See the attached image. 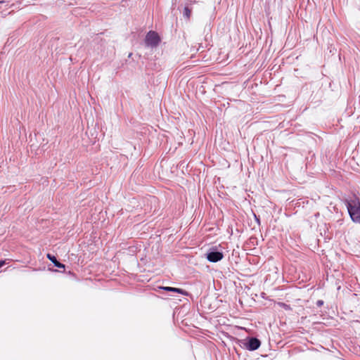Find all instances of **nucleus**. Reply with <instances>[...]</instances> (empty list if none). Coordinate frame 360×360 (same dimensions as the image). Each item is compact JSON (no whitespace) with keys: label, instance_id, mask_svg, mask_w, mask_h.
<instances>
[{"label":"nucleus","instance_id":"nucleus-8","mask_svg":"<svg viewBox=\"0 0 360 360\" xmlns=\"http://www.w3.org/2000/svg\"><path fill=\"white\" fill-rule=\"evenodd\" d=\"M6 264V260H0V268Z\"/></svg>","mask_w":360,"mask_h":360},{"label":"nucleus","instance_id":"nucleus-4","mask_svg":"<svg viewBox=\"0 0 360 360\" xmlns=\"http://www.w3.org/2000/svg\"><path fill=\"white\" fill-rule=\"evenodd\" d=\"M260 346V342L258 339L257 338H250L248 341V348L250 349V350H255L257 349H258Z\"/></svg>","mask_w":360,"mask_h":360},{"label":"nucleus","instance_id":"nucleus-7","mask_svg":"<svg viewBox=\"0 0 360 360\" xmlns=\"http://www.w3.org/2000/svg\"><path fill=\"white\" fill-rule=\"evenodd\" d=\"M191 13V10H190L188 8L186 7V8H184V15H185L187 18H190Z\"/></svg>","mask_w":360,"mask_h":360},{"label":"nucleus","instance_id":"nucleus-9","mask_svg":"<svg viewBox=\"0 0 360 360\" xmlns=\"http://www.w3.org/2000/svg\"><path fill=\"white\" fill-rule=\"evenodd\" d=\"M323 304V302L322 300H319V301L317 302V304H318L319 306H321Z\"/></svg>","mask_w":360,"mask_h":360},{"label":"nucleus","instance_id":"nucleus-2","mask_svg":"<svg viewBox=\"0 0 360 360\" xmlns=\"http://www.w3.org/2000/svg\"><path fill=\"white\" fill-rule=\"evenodd\" d=\"M160 41L158 34L155 32H149L146 37V44L148 46H156Z\"/></svg>","mask_w":360,"mask_h":360},{"label":"nucleus","instance_id":"nucleus-3","mask_svg":"<svg viewBox=\"0 0 360 360\" xmlns=\"http://www.w3.org/2000/svg\"><path fill=\"white\" fill-rule=\"evenodd\" d=\"M224 257L223 253L219 251H216L215 249L212 248L206 254V258L210 262H217L221 260Z\"/></svg>","mask_w":360,"mask_h":360},{"label":"nucleus","instance_id":"nucleus-6","mask_svg":"<svg viewBox=\"0 0 360 360\" xmlns=\"http://www.w3.org/2000/svg\"><path fill=\"white\" fill-rule=\"evenodd\" d=\"M163 289L167 291H173V292H177L179 293H183V290H181L180 288H172V287H165V288H163Z\"/></svg>","mask_w":360,"mask_h":360},{"label":"nucleus","instance_id":"nucleus-5","mask_svg":"<svg viewBox=\"0 0 360 360\" xmlns=\"http://www.w3.org/2000/svg\"><path fill=\"white\" fill-rule=\"evenodd\" d=\"M46 257L50 260L51 261L54 265L56 266V267H58L60 269L63 268V269H65V265L63 264L62 263L59 262L55 256L51 255L50 253H48L46 255Z\"/></svg>","mask_w":360,"mask_h":360},{"label":"nucleus","instance_id":"nucleus-10","mask_svg":"<svg viewBox=\"0 0 360 360\" xmlns=\"http://www.w3.org/2000/svg\"><path fill=\"white\" fill-rule=\"evenodd\" d=\"M3 1H0V4L2 3Z\"/></svg>","mask_w":360,"mask_h":360},{"label":"nucleus","instance_id":"nucleus-1","mask_svg":"<svg viewBox=\"0 0 360 360\" xmlns=\"http://www.w3.org/2000/svg\"><path fill=\"white\" fill-rule=\"evenodd\" d=\"M349 214L354 222H360V202L358 199L351 200L347 202Z\"/></svg>","mask_w":360,"mask_h":360}]
</instances>
